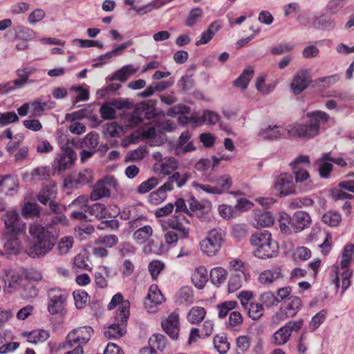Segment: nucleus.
I'll return each instance as SVG.
<instances>
[{"label":"nucleus","instance_id":"obj_1","mask_svg":"<svg viewBox=\"0 0 354 354\" xmlns=\"http://www.w3.org/2000/svg\"><path fill=\"white\" fill-rule=\"evenodd\" d=\"M29 234L33 243L27 249V254L32 258H41L48 254L56 243V236L39 224L30 225Z\"/></svg>","mask_w":354,"mask_h":354},{"label":"nucleus","instance_id":"obj_2","mask_svg":"<svg viewBox=\"0 0 354 354\" xmlns=\"http://www.w3.org/2000/svg\"><path fill=\"white\" fill-rule=\"evenodd\" d=\"M309 120L297 124L288 130L290 136L301 138H313L319 133L320 122L326 123L329 120V115L322 111H314L307 113Z\"/></svg>","mask_w":354,"mask_h":354},{"label":"nucleus","instance_id":"obj_3","mask_svg":"<svg viewBox=\"0 0 354 354\" xmlns=\"http://www.w3.org/2000/svg\"><path fill=\"white\" fill-rule=\"evenodd\" d=\"M129 317V304L128 302L122 304L121 308H118L115 317V323L111 324L105 330L104 336L108 339H118L122 337L127 332L126 325Z\"/></svg>","mask_w":354,"mask_h":354},{"label":"nucleus","instance_id":"obj_4","mask_svg":"<svg viewBox=\"0 0 354 354\" xmlns=\"http://www.w3.org/2000/svg\"><path fill=\"white\" fill-rule=\"evenodd\" d=\"M310 163L309 157L307 156H300L295 159L290 165L295 174V183L301 184L304 191L310 190L313 188V184L310 179V175L308 171L303 167V165H308Z\"/></svg>","mask_w":354,"mask_h":354},{"label":"nucleus","instance_id":"obj_5","mask_svg":"<svg viewBox=\"0 0 354 354\" xmlns=\"http://www.w3.org/2000/svg\"><path fill=\"white\" fill-rule=\"evenodd\" d=\"M6 227V235L19 236L26 231V223L17 211L10 209L1 216Z\"/></svg>","mask_w":354,"mask_h":354},{"label":"nucleus","instance_id":"obj_6","mask_svg":"<svg viewBox=\"0 0 354 354\" xmlns=\"http://www.w3.org/2000/svg\"><path fill=\"white\" fill-rule=\"evenodd\" d=\"M225 232L222 229H214L200 243L201 250L208 256L215 255L224 241Z\"/></svg>","mask_w":354,"mask_h":354},{"label":"nucleus","instance_id":"obj_7","mask_svg":"<svg viewBox=\"0 0 354 354\" xmlns=\"http://www.w3.org/2000/svg\"><path fill=\"white\" fill-rule=\"evenodd\" d=\"M156 116V109L151 100L143 101L138 104L131 114L129 125L136 127L144 119L151 120Z\"/></svg>","mask_w":354,"mask_h":354},{"label":"nucleus","instance_id":"obj_8","mask_svg":"<svg viewBox=\"0 0 354 354\" xmlns=\"http://www.w3.org/2000/svg\"><path fill=\"white\" fill-rule=\"evenodd\" d=\"M93 334V329L91 326H82L74 328L68 333L66 338V347L72 348L76 346H81L86 344L92 335Z\"/></svg>","mask_w":354,"mask_h":354},{"label":"nucleus","instance_id":"obj_9","mask_svg":"<svg viewBox=\"0 0 354 354\" xmlns=\"http://www.w3.org/2000/svg\"><path fill=\"white\" fill-rule=\"evenodd\" d=\"M301 319L290 321L285 326L278 329L272 337V342L276 346H282L287 343L293 331H298L303 326Z\"/></svg>","mask_w":354,"mask_h":354},{"label":"nucleus","instance_id":"obj_10","mask_svg":"<svg viewBox=\"0 0 354 354\" xmlns=\"http://www.w3.org/2000/svg\"><path fill=\"white\" fill-rule=\"evenodd\" d=\"M48 310L51 315H57L63 312L67 299L66 292L59 288H52L48 293Z\"/></svg>","mask_w":354,"mask_h":354},{"label":"nucleus","instance_id":"obj_11","mask_svg":"<svg viewBox=\"0 0 354 354\" xmlns=\"http://www.w3.org/2000/svg\"><path fill=\"white\" fill-rule=\"evenodd\" d=\"M77 155L70 147H66L56 155L54 167L58 171H64L71 169L76 160Z\"/></svg>","mask_w":354,"mask_h":354},{"label":"nucleus","instance_id":"obj_12","mask_svg":"<svg viewBox=\"0 0 354 354\" xmlns=\"http://www.w3.org/2000/svg\"><path fill=\"white\" fill-rule=\"evenodd\" d=\"M301 305V300L299 297L291 296L281 304L276 316L281 320L292 317L299 312Z\"/></svg>","mask_w":354,"mask_h":354},{"label":"nucleus","instance_id":"obj_13","mask_svg":"<svg viewBox=\"0 0 354 354\" xmlns=\"http://www.w3.org/2000/svg\"><path fill=\"white\" fill-rule=\"evenodd\" d=\"M120 215L122 219L129 221V225L132 230L141 225L140 221L146 218L141 207L138 205H128L124 207Z\"/></svg>","mask_w":354,"mask_h":354},{"label":"nucleus","instance_id":"obj_14","mask_svg":"<svg viewBox=\"0 0 354 354\" xmlns=\"http://www.w3.org/2000/svg\"><path fill=\"white\" fill-rule=\"evenodd\" d=\"M274 188L279 192L281 196L294 194L295 185L292 176L288 173L279 175L274 181Z\"/></svg>","mask_w":354,"mask_h":354},{"label":"nucleus","instance_id":"obj_15","mask_svg":"<svg viewBox=\"0 0 354 354\" xmlns=\"http://www.w3.org/2000/svg\"><path fill=\"white\" fill-rule=\"evenodd\" d=\"M1 279L4 283L3 291L7 294H12L21 286V277L16 271L12 270H3Z\"/></svg>","mask_w":354,"mask_h":354},{"label":"nucleus","instance_id":"obj_16","mask_svg":"<svg viewBox=\"0 0 354 354\" xmlns=\"http://www.w3.org/2000/svg\"><path fill=\"white\" fill-rule=\"evenodd\" d=\"M189 220L180 215L174 216L167 221L169 227L177 231L180 239H187L189 236Z\"/></svg>","mask_w":354,"mask_h":354},{"label":"nucleus","instance_id":"obj_17","mask_svg":"<svg viewBox=\"0 0 354 354\" xmlns=\"http://www.w3.org/2000/svg\"><path fill=\"white\" fill-rule=\"evenodd\" d=\"M204 181L213 184L215 194H221L227 192L232 184V178L228 174H224L216 178L207 174L204 176Z\"/></svg>","mask_w":354,"mask_h":354},{"label":"nucleus","instance_id":"obj_18","mask_svg":"<svg viewBox=\"0 0 354 354\" xmlns=\"http://www.w3.org/2000/svg\"><path fill=\"white\" fill-rule=\"evenodd\" d=\"M311 82L310 72L307 70L298 71L294 76L290 86L295 95L304 91Z\"/></svg>","mask_w":354,"mask_h":354},{"label":"nucleus","instance_id":"obj_19","mask_svg":"<svg viewBox=\"0 0 354 354\" xmlns=\"http://www.w3.org/2000/svg\"><path fill=\"white\" fill-rule=\"evenodd\" d=\"M93 180V172L91 169H84L79 173H74L65 179V184L68 187H77L85 185Z\"/></svg>","mask_w":354,"mask_h":354},{"label":"nucleus","instance_id":"obj_20","mask_svg":"<svg viewBox=\"0 0 354 354\" xmlns=\"http://www.w3.org/2000/svg\"><path fill=\"white\" fill-rule=\"evenodd\" d=\"M190 173L185 171L180 173L175 171L171 176H169L167 180L161 186V189H167L169 192L174 189V185L178 188H182L190 178Z\"/></svg>","mask_w":354,"mask_h":354},{"label":"nucleus","instance_id":"obj_21","mask_svg":"<svg viewBox=\"0 0 354 354\" xmlns=\"http://www.w3.org/2000/svg\"><path fill=\"white\" fill-rule=\"evenodd\" d=\"M178 167V162L174 157L165 158L156 162L153 169L156 173L164 176L170 175L175 171Z\"/></svg>","mask_w":354,"mask_h":354},{"label":"nucleus","instance_id":"obj_22","mask_svg":"<svg viewBox=\"0 0 354 354\" xmlns=\"http://www.w3.org/2000/svg\"><path fill=\"white\" fill-rule=\"evenodd\" d=\"M162 328L172 339H177L179 333L178 315L175 313H171L162 322Z\"/></svg>","mask_w":354,"mask_h":354},{"label":"nucleus","instance_id":"obj_23","mask_svg":"<svg viewBox=\"0 0 354 354\" xmlns=\"http://www.w3.org/2000/svg\"><path fill=\"white\" fill-rule=\"evenodd\" d=\"M54 174L50 166H39L32 169L30 174H26L24 178L27 180L39 182L47 180Z\"/></svg>","mask_w":354,"mask_h":354},{"label":"nucleus","instance_id":"obj_24","mask_svg":"<svg viewBox=\"0 0 354 354\" xmlns=\"http://www.w3.org/2000/svg\"><path fill=\"white\" fill-rule=\"evenodd\" d=\"M283 278L280 267H274L272 269L266 270L259 275V281L261 284L269 286L274 282Z\"/></svg>","mask_w":354,"mask_h":354},{"label":"nucleus","instance_id":"obj_25","mask_svg":"<svg viewBox=\"0 0 354 354\" xmlns=\"http://www.w3.org/2000/svg\"><path fill=\"white\" fill-rule=\"evenodd\" d=\"M278 245L275 241L271 240L269 243H266L259 248H256L254 251V254L259 259H268L273 258L277 255Z\"/></svg>","mask_w":354,"mask_h":354},{"label":"nucleus","instance_id":"obj_26","mask_svg":"<svg viewBox=\"0 0 354 354\" xmlns=\"http://www.w3.org/2000/svg\"><path fill=\"white\" fill-rule=\"evenodd\" d=\"M310 216L308 213L298 211L292 216V228L295 232H301L310 225Z\"/></svg>","mask_w":354,"mask_h":354},{"label":"nucleus","instance_id":"obj_27","mask_svg":"<svg viewBox=\"0 0 354 354\" xmlns=\"http://www.w3.org/2000/svg\"><path fill=\"white\" fill-rule=\"evenodd\" d=\"M336 26L335 21L330 16L322 14L313 19L312 27L316 29L332 30Z\"/></svg>","mask_w":354,"mask_h":354},{"label":"nucleus","instance_id":"obj_28","mask_svg":"<svg viewBox=\"0 0 354 354\" xmlns=\"http://www.w3.org/2000/svg\"><path fill=\"white\" fill-rule=\"evenodd\" d=\"M56 195L57 189L55 185L49 184L42 187L37 196V198L39 203L46 205L55 198Z\"/></svg>","mask_w":354,"mask_h":354},{"label":"nucleus","instance_id":"obj_29","mask_svg":"<svg viewBox=\"0 0 354 354\" xmlns=\"http://www.w3.org/2000/svg\"><path fill=\"white\" fill-rule=\"evenodd\" d=\"M219 118L220 116L216 112L210 110H205L201 117L192 116L191 121L196 125L202 123L214 125L218 122Z\"/></svg>","mask_w":354,"mask_h":354},{"label":"nucleus","instance_id":"obj_30","mask_svg":"<svg viewBox=\"0 0 354 354\" xmlns=\"http://www.w3.org/2000/svg\"><path fill=\"white\" fill-rule=\"evenodd\" d=\"M192 281L198 289H203L208 281L207 270L203 266L196 268L192 275Z\"/></svg>","mask_w":354,"mask_h":354},{"label":"nucleus","instance_id":"obj_31","mask_svg":"<svg viewBox=\"0 0 354 354\" xmlns=\"http://www.w3.org/2000/svg\"><path fill=\"white\" fill-rule=\"evenodd\" d=\"M284 133V130L279 126L269 125L266 128L261 129L259 136L265 140H274L281 138Z\"/></svg>","mask_w":354,"mask_h":354},{"label":"nucleus","instance_id":"obj_32","mask_svg":"<svg viewBox=\"0 0 354 354\" xmlns=\"http://www.w3.org/2000/svg\"><path fill=\"white\" fill-rule=\"evenodd\" d=\"M122 127L115 122H106L102 125V135L106 139L119 138L122 134Z\"/></svg>","mask_w":354,"mask_h":354},{"label":"nucleus","instance_id":"obj_33","mask_svg":"<svg viewBox=\"0 0 354 354\" xmlns=\"http://www.w3.org/2000/svg\"><path fill=\"white\" fill-rule=\"evenodd\" d=\"M246 276L243 271H236L231 274L228 281V290L230 292H234L241 288Z\"/></svg>","mask_w":354,"mask_h":354},{"label":"nucleus","instance_id":"obj_34","mask_svg":"<svg viewBox=\"0 0 354 354\" xmlns=\"http://www.w3.org/2000/svg\"><path fill=\"white\" fill-rule=\"evenodd\" d=\"M133 44V41L132 40H129L126 42H124L115 46L112 50L106 53L104 55H100L97 59L102 62L103 63H106L111 58L120 55L124 50L132 46Z\"/></svg>","mask_w":354,"mask_h":354},{"label":"nucleus","instance_id":"obj_35","mask_svg":"<svg viewBox=\"0 0 354 354\" xmlns=\"http://www.w3.org/2000/svg\"><path fill=\"white\" fill-rule=\"evenodd\" d=\"M274 223V217L269 212L256 214L252 221L253 225L258 227H268Z\"/></svg>","mask_w":354,"mask_h":354},{"label":"nucleus","instance_id":"obj_36","mask_svg":"<svg viewBox=\"0 0 354 354\" xmlns=\"http://www.w3.org/2000/svg\"><path fill=\"white\" fill-rule=\"evenodd\" d=\"M7 238L6 242L4 243L3 248L5 251L10 254H17L21 251L22 246L21 243L19 240L18 236L15 235H6Z\"/></svg>","mask_w":354,"mask_h":354},{"label":"nucleus","instance_id":"obj_37","mask_svg":"<svg viewBox=\"0 0 354 354\" xmlns=\"http://www.w3.org/2000/svg\"><path fill=\"white\" fill-rule=\"evenodd\" d=\"M137 70L133 65H126L117 71L111 77H109V81L118 80L121 82L127 80L131 75L136 73Z\"/></svg>","mask_w":354,"mask_h":354},{"label":"nucleus","instance_id":"obj_38","mask_svg":"<svg viewBox=\"0 0 354 354\" xmlns=\"http://www.w3.org/2000/svg\"><path fill=\"white\" fill-rule=\"evenodd\" d=\"M209 277L212 283L216 286H219L225 281L227 271L223 268L216 267L210 270Z\"/></svg>","mask_w":354,"mask_h":354},{"label":"nucleus","instance_id":"obj_39","mask_svg":"<svg viewBox=\"0 0 354 354\" xmlns=\"http://www.w3.org/2000/svg\"><path fill=\"white\" fill-rule=\"evenodd\" d=\"M254 70L252 68L245 69L243 73L233 82L235 87L245 89L253 77Z\"/></svg>","mask_w":354,"mask_h":354},{"label":"nucleus","instance_id":"obj_40","mask_svg":"<svg viewBox=\"0 0 354 354\" xmlns=\"http://www.w3.org/2000/svg\"><path fill=\"white\" fill-rule=\"evenodd\" d=\"M220 26L216 22H212L207 30L204 31L199 40L196 41V46L207 44L214 36L215 33L219 30Z\"/></svg>","mask_w":354,"mask_h":354},{"label":"nucleus","instance_id":"obj_41","mask_svg":"<svg viewBox=\"0 0 354 354\" xmlns=\"http://www.w3.org/2000/svg\"><path fill=\"white\" fill-rule=\"evenodd\" d=\"M30 105L33 114L35 115H40L42 111L54 109L56 103L52 100L41 102L37 100L30 102Z\"/></svg>","mask_w":354,"mask_h":354},{"label":"nucleus","instance_id":"obj_42","mask_svg":"<svg viewBox=\"0 0 354 354\" xmlns=\"http://www.w3.org/2000/svg\"><path fill=\"white\" fill-rule=\"evenodd\" d=\"M272 240L271 234L268 230L256 232L250 238V243L253 246L259 248V246L269 243Z\"/></svg>","mask_w":354,"mask_h":354},{"label":"nucleus","instance_id":"obj_43","mask_svg":"<svg viewBox=\"0 0 354 354\" xmlns=\"http://www.w3.org/2000/svg\"><path fill=\"white\" fill-rule=\"evenodd\" d=\"M50 337L49 332L45 330H34L27 335L28 342L33 344L44 342Z\"/></svg>","mask_w":354,"mask_h":354},{"label":"nucleus","instance_id":"obj_44","mask_svg":"<svg viewBox=\"0 0 354 354\" xmlns=\"http://www.w3.org/2000/svg\"><path fill=\"white\" fill-rule=\"evenodd\" d=\"M99 144V135L95 132H90L80 143V147L88 148L91 150L95 149Z\"/></svg>","mask_w":354,"mask_h":354},{"label":"nucleus","instance_id":"obj_45","mask_svg":"<svg viewBox=\"0 0 354 354\" xmlns=\"http://www.w3.org/2000/svg\"><path fill=\"white\" fill-rule=\"evenodd\" d=\"M206 312L203 307L195 306L192 308L187 314L188 321L194 324L201 322L203 320L205 316Z\"/></svg>","mask_w":354,"mask_h":354},{"label":"nucleus","instance_id":"obj_46","mask_svg":"<svg viewBox=\"0 0 354 354\" xmlns=\"http://www.w3.org/2000/svg\"><path fill=\"white\" fill-rule=\"evenodd\" d=\"M152 228L149 225H145L137 230L133 235V239L138 243L145 242L151 236Z\"/></svg>","mask_w":354,"mask_h":354},{"label":"nucleus","instance_id":"obj_47","mask_svg":"<svg viewBox=\"0 0 354 354\" xmlns=\"http://www.w3.org/2000/svg\"><path fill=\"white\" fill-rule=\"evenodd\" d=\"M87 212L91 216H93L97 219H102L106 217V209L102 203H95L87 208Z\"/></svg>","mask_w":354,"mask_h":354},{"label":"nucleus","instance_id":"obj_48","mask_svg":"<svg viewBox=\"0 0 354 354\" xmlns=\"http://www.w3.org/2000/svg\"><path fill=\"white\" fill-rule=\"evenodd\" d=\"M259 300L263 307L264 306L267 308H270L277 306L279 304L278 297L271 291L262 293L260 295Z\"/></svg>","mask_w":354,"mask_h":354},{"label":"nucleus","instance_id":"obj_49","mask_svg":"<svg viewBox=\"0 0 354 354\" xmlns=\"http://www.w3.org/2000/svg\"><path fill=\"white\" fill-rule=\"evenodd\" d=\"M167 338L162 334H154L149 339V345L151 347L163 351L167 346Z\"/></svg>","mask_w":354,"mask_h":354},{"label":"nucleus","instance_id":"obj_50","mask_svg":"<svg viewBox=\"0 0 354 354\" xmlns=\"http://www.w3.org/2000/svg\"><path fill=\"white\" fill-rule=\"evenodd\" d=\"M74 243L73 236H64L57 242V250L59 254H67L72 248Z\"/></svg>","mask_w":354,"mask_h":354},{"label":"nucleus","instance_id":"obj_51","mask_svg":"<svg viewBox=\"0 0 354 354\" xmlns=\"http://www.w3.org/2000/svg\"><path fill=\"white\" fill-rule=\"evenodd\" d=\"M322 221L331 227L337 226L342 221L341 215L337 212H328L322 218Z\"/></svg>","mask_w":354,"mask_h":354},{"label":"nucleus","instance_id":"obj_52","mask_svg":"<svg viewBox=\"0 0 354 354\" xmlns=\"http://www.w3.org/2000/svg\"><path fill=\"white\" fill-rule=\"evenodd\" d=\"M109 196L110 190L99 182L92 191L90 197L92 201H97L103 197H109Z\"/></svg>","mask_w":354,"mask_h":354},{"label":"nucleus","instance_id":"obj_53","mask_svg":"<svg viewBox=\"0 0 354 354\" xmlns=\"http://www.w3.org/2000/svg\"><path fill=\"white\" fill-rule=\"evenodd\" d=\"M248 316L253 320L259 319L263 315L264 308L261 304L250 303L248 308Z\"/></svg>","mask_w":354,"mask_h":354},{"label":"nucleus","instance_id":"obj_54","mask_svg":"<svg viewBox=\"0 0 354 354\" xmlns=\"http://www.w3.org/2000/svg\"><path fill=\"white\" fill-rule=\"evenodd\" d=\"M215 349L221 354L226 353L230 349V343L225 336L216 335L214 338Z\"/></svg>","mask_w":354,"mask_h":354},{"label":"nucleus","instance_id":"obj_55","mask_svg":"<svg viewBox=\"0 0 354 354\" xmlns=\"http://www.w3.org/2000/svg\"><path fill=\"white\" fill-rule=\"evenodd\" d=\"M147 299L151 301V303L155 305L161 304L164 300L163 295L156 285H152L150 286L147 295Z\"/></svg>","mask_w":354,"mask_h":354},{"label":"nucleus","instance_id":"obj_56","mask_svg":"<svg viewBox=\"0 0 354 354\" xmlns=\"http://www.w3.org/2000/svg\"><path fill=\"white\" fill-rule=\"evenodd\" d=\"M279 227L281 231L283 233H289L290 232V227H292V217L285 212L279 214Z\"/></svg>","mask_w":354,"mask_h":354},{"label":"nucleus","instance_id":"obj_57","mask_svg":"<svg viewBox=\"0 0 354 354\" xmlns=\"http://www.w3.org/2000/svg\"><path fill=\"white\" fill-rule=\"evenodd\" d=\"M39 213V206L35 203L28 202L22 208V214L26 217H36Z\"/></svg>","mask_w":354,"mask_h":354},{"label":"nucleus","instance_id":"obj_58","mask_svg":"<svg viewBox=\"0 0 354 354\" xmlns=\"http://www.w3.org/2000/svg\"><path fill=\"white\" fill-rule=\"evenodd\" d=\"M174 205V207H176L174 216H184V214L189 216H192V213H191L188 209L187 201H185V199L179 198L175 201Z\"/></svg>","mask_w":354,"mask_h":354},{"label":"nucleus","instance_id":"obj_59","mask_svg":"<svg viewBox=\"0 0 354 354\" xmlns=\"http://www.w3.org/2000/svg\"><path fill=\"white\" fill-rule=\"evenodd\" d=\"M158 184V180L156 177H151L148 180L142 182L138 187L137 192L143 194L147 193Z\"/></svg>","mask_w":354,"mask_h":354},{"label":"nucleus","instance_id":"obj_60","mask_svg":"<svg viewBox=\"0 0 354 354\" xmlns=\"http://www.w3.org/2000/svg\"><path fill=\"white\" fill-rule=\"evenodd\" d=\"M353 252L354 245L353 244H348L344 247L340 263L342 268H346L348 266Z\"/></svg>","mask_w":354,"mask_h":354},{"label":"nucleus","instance_id":"obj_61","mask_svg":"<svg viewBox=\"0 0 354 354\" xmlns=\"http://www.w3.org/2000/svg\"><path fill=\"white\" fill-rule=\"evenodd\" d=\"M0 187H3L8 192H11L10 194L12 195V192H15V187H17L16 180L10 175L0 176Z\"/></svg>","mask_w":354,"mask_h":354},{"label":"nucleus","instance_id":"obj_62","mask_svg":"<svg viewBox=\"0 0 354 354\" xmlns=\"http://www.w3.org/2000/svg\"><path fill=\"white\" fill-rule=\"evenodd\" d=\"M74 265L80 269L86 270L91 269L88 257L84 253H80L75 257Z\"/></svg>","mask_w":354,"mask_h":354},{"label":"nucleus","instance_id":"obj_63","mask_svg":"<svg viewBox=\"0 0 354 354\" xmlns=\"http://www.w3.org/2000/svg\"><path fill=\"white\" fill-rule=\"evenodd\" d=\"M19 116L15 112L0 113V125L3 127L18 122Z\"/></svg>","mask_w":354,"mask_h":354},{"label":"nucleus","instance_id":"obj_64","mask_svg":"<svg viewBox=\"0 0 354 354\" xmlns=\"http://www.w3.org/2000/svg\"><path fill=\"white\" fill-rule=\"evenodd\" d=\"M274 87L275 85L272 84H266L265 78L263 76L259 77L256 82L257 89L263 95H268L272 92Z\"/></svg>","mask_w":354,"mask_h":354}]
</instances>
